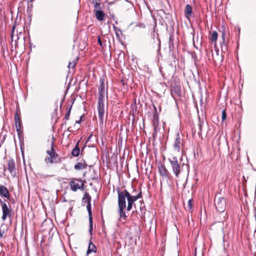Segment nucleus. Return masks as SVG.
Masks as SVG:
<instances>
[{"instance_id":"obj_19","label":"nucleus","mask_w":256,"mask_h":256,"mask_svg":"<svg viewBox=\"0 0 256 256\" xmlns=\"http://www.w3.org/2000/svg\"><path fill=\"white\" fill-rule=\"evenodd\" d=\"M80 148L78 147V142L76 144L75 147L72 150L71 154L73 156H78L80 154Z\"/></svg>"},{"instance_id":"obj_1","label":"nucleus","mask_w":256,"mask_h":256,"mask_svg":"<svg viewBox=\"0 0 256 256\" xmlns=\"http://www.w3.org/2000/svg\"><path fill=\"white\" fill-rule=\"evenodd\" d=\"M168 160L170 164L174 174L176 177L178 178L184 164V163L182 164V160L178 161L176 157L170 158H168Z\"/></svg>"},{"instance_id":"obj_3","label":"nucleus","mask_w":256,"mask_h":256,"mask_svg":"<svg viewBox=\"0 0 256 256\" xmlns=\"http://www.w3.org/2000/svg\"><path fill=\"white\" fill-rule=\"evenodd\" d=\"M214 205L218 212H224L226 206V198L223 197H216L214 200Z\"/></svg>"},{"instance_id":"obj_18","label":"nucleus","mask_w":256,"mask_h":256,"mask_svg":"<svg viewBox=\"0 0 256 256\" xmlns=\"http://www.w3.org/2000/svg\"><path fill=\"white\" fill-rule=\"evenodd\" d=\"M158 169L160 176L164 178L168 177V171L164 166H162L160 167Z\"/></svg>"},{"instance_id":"obj_12","label":"nucleus","mask_w":256,"mask_h":256,"mask_svg":"<svg viewBox=\"0 0 256 256\" xmlns=\"http://www.w3.org/2000/svg\"><path fill=\"white\" fill-rule=\"evenodd\" d=\"M0 195L9 200L10 198V193L7 188L3 185L0 184Z\"/></svg>"},{"instance_id":"obj_40","label":"nucleus","mask_w":256,"mask_h":256,"mask_svg":"<svg viewBox=\"0 0 256 256\" xmlns=\"http://www.w3.org/2000/svg\"><path fill=\"white\" fill-rule=\"evenodd\" d=\"M110 18L112 19V20H114V14H110Z\"/></svg>"},{"instance_id":"obj_6","label":"nucleus","mask_w":256,"mask_h":256,"mask_svg":"<svg viewBox=\"0 0 256 256\" xmlns=\"http://www.w3.org/2000/svg\"><path fill=\"white\" fill-rule=\"evenodd\" d=\"M97 108L98 110V118L100 120V124L103 126L105 114L104 104H98Z\"/></svg>"},{"instance_id":"obj_25","label":"nucleus","mask_w":256,"mask_h":256,"mask_svg":"<svg viewBox=\"0 0 256 256\" xmlns=\"http://www.w3.org/2000/svg\"><path fill=\"white\" fill-rule=\"evenodd\" d=\"M174 37L172 35H170L169 37L168 40V47L169 49L172 50L174 49Z\"/></svg>"},{"instance_id":"obj_30","label":"nucleus","mask_w":256,"mask_h":256,"mask_svg":"<svg viewBox=\"0 0 256 256\" xmlns=\"http://www.w3.org/2000/svg\"><path fill=\"white\" fill-rule=\"evenodd\" d=\"M192 207V199H190L188 201V204L187 206V210L190 211Z\"/></svg>"},{"instance_id":"obj_34","label":"nucleus","mask_w":256,"mask_h":256,"mask_svg":"<svg viewBox=\"0 0 256 256\" xmlns=\"http://www.w3.org/2000/svg\"><path fill=\"white\" fill-rule=\"evenodd\" d=\"M226 118V112L225 110H223L222 111V121H224Z\"/></svg>"},{"instance_id":"obj_41","label":"nucleus","mask_w":256,"mask_h":256,"mask_svg":"<svg viewBox=\"0 0 256 256\" xmlns=\"http://www.w3.org/2000/svg\"><path fill=\"white\" fill-rule=\"evenodd\" d=\"M2 203H4L2 201V200L0 198V204H2Z\"/></svg>"},{"instance_id":"obj_11","label":"nucleus","mask_w":256,"mask_h":256,"mask_svg":"<svg viewBox=\"0 0 256 256\" xmlns=\"http://www.w3.org/2000/svg\"><path fill=\"white\" fill-rule=\"evenodd\" d=\"M142 196V192L140 191L137 195L132 196L129 192H128V202H130V204H134V203L138 199L141 198Z\"/></svg>"},{"instance_id":"obj_2","label":"nucleus","mask_w":256,"mask_h":256,"mask_svg":"<svg viewBox=\"0 0 256 256\" xmlns=\"http://www.w3.org/2000/svg\"><path fill=\"white\" fill-rule=\"evenodd\" d=\"M116 190L118 195V208L126 207V200H128V192L126 190L122 191L118 188H116Z\"/></svg>"},{"instance_id":"obj_44","label":"nucleus","mask_w":256,"mask_h":256,"mask_svg":"<svg viewBox=\"0 0 256 256\" xmlns=\"http://www.w3.org/2000/svg\"><path fill=\"white\" fill-rule=\"evenodd\" d=\"M194 256H196V255H194Z\"/></svg>"},{"instance_id":"obj_23","label":"nucleus","mask_w":256,"mask_h":256,"mask_svg":"<svg viewBox=\"0 0 256 256\" xmlns=\"http://www.w3.org/2000/svg\"><path fill=\"white\" fill-rule=\"evenodd\" d=\"M86 164H83L82 162H78L74 166V168L76 170H80L86 168Z\"/></svg>"},{"instance_id":"obj_35","label":"nucleus","mask_w":256,"mask_h":256,"mask_svg":"<svg viewBox=\"0 0 256 256\" xmlns=\"http://www.w3.org/2000/svg\"><path fill=\"white\" fill-rule=\"evenodd\" d=\"M204 124V122H200V124H199V129H200V130L199 132H198V134L200 135L202 134V126H203V124Z\"/></svg>"},{"instance_id":"obj_27","label":"nucleus","mask_w":256,"mask_h":256,"mask_svg":"<svg viewBox=\"0 0 256 256\" xmlns=\"http://www.w3.org/2000/svg\"><path fill=\"white\" fill-rule=\"evenodd\" d=\"M154 127V132L152 134V136L154 138H156L158 132L160 130L159 124H156V125H152Z\"/></svg>"},{"instance_id":"obj_8","label":"nucleus","mask_w":256,"mask_h":256,"mask_svg":"<svg viewBox=\"0 0 256 256\" xmlns=\"http://www.w3.org/2000/svg\"><path fill=\"white\" fill-rule=\"evenodd\" d=\"M2 220H4L8 216H10L11 209L10 208H8L6 203H2Z\"/></svg>"},{"instance_id":"obj_32","label":"nucleus","mask_w":256,"mask_h":256,"mask_svg":"<svg viewBox=\"0 0 256 256\" xmlns=\"http://www.w3.org/2000/svg\"><path fill=\"white\" fill-rule=\"evenodd\" d=\"M70 110H71V108H70L67 110L66 114L65 116H64V119L66 120L69 119L70 115Z\"/></svg>"},{"instance_id":"obj_24","label":"nucleus","mask_w":256,"mask_h":256,"mask_svg":"<svg viewBox=\"0 0 256 256\" xmlns=\"http://www.w3.org/2000/svg\"><path fill=\"white\" fill-rule=\"evenodd\" d=\"M186 16L188 18V16H192V8L191 6L188 4L186 6Z\"/></svg>"},{"instance_id":"obj_29","label":"nucleus","mask_w":256,"mask_h":256,"mask_svg":"<svg viewBox=\"0 0 256 256\" xmlns=\"http://www.w3.org/2000/svg\"><path fill=\"white\" fill-rule=\"evenodd\" d=\"M45 161L46 162H48L50 164L56 162V160H54V158H52V156H50L46 158Z\"/></svg>"},{"instance_id":"obj_21","label":"nucleus","mask_w":256,"mask_h":256,"mask_svg":"<svg viewBox=\"0 0 256 256\" xmlns=\"http://www.w3.org/2000/svg\"><path fill=\"white\" fill-rule=\"evenodd\" d=\"M225 36H226V34L224 32H223L222 33V42H221L222 50V52H224V50H227V46L226 45Z\"/></svg>"},{"instance_id":"obj_13","label":"nucleus","mask_w":256,"mask_h":256,"mask_svg":"<svg viewBox=\"0 0 256 256\" xmlns=\"http://www.w3.org/2000/svg\"><path fill=\"white\" fill-rule=\"evenodd\" d=\"M126 207H119L118 208V214H119V220H126L128 216L126 215V212L124 211V209Z\"/></svg>"},{"instance_id":"obj_36","label":"nucleus","mask_w":256,"mask_h":256,"mask_svg":"<svg viewBox=\"0 0 256 256\" xmlns=\"http://www.w3.org/2000/svg\"><path fill=\"white\" fill-rule=\"evenodd\" d=\"M132 204H130V202H128V206L126 207L127 211H130L132 210Z\"/></svg>"},{"instance_id":"obj_20","label":"nucleus","mask_w":256,"mask_h":256,"mask_svg":"<svg viewBox=\"0 0 256 256\" xmlns=\"http://www.w3.org/2000/svg\"><path fill=\"white\" fill-rule=\"evenodd\" d=\"M96 248L94 244L91 242H90L87 250L86 254L88 255L92 252H96Z\"/></svg>"},{"instance_id":"obj_31","label":"nucleus","mask_w":256,"mask_h":256,"mask_svg":"<svg viewBox=\"0 0 256 256\" xmlns=\"http://www.w3.org/2000/svg\"><path fill=\"white\" fill-rule=\"evenodd\" d=\"M76 62H77L76 60H74V61L72 62H70L68 64V68H74L76 64Z\"/></svg>"},{"instance_id":"obj_42","label":"nucleus","mask_w":256,"mask_h":256,"mask_svg":"<svg viewBox=\"0 0 256 256\" xmlns=\"http://www.w3.org/2000/svg\"><path fill=\"white\" fill-rule=\"evenodd\" d=\"M14 26L12 27V32L14 31Z\"/></svg>"},{"instance_id":"obj_14","label":"nucleus","mask_w":256,"mask_h":256,"mask_svg":"<svg viewBox=\"0 0 256 256\" xmlns=\"http://www.w3.org/2000/svg\"><path fill=\"white\" fill-rule=\"evenodd\" d=\"M51 149L50 150H46V153L49 155L50 156H52V158L56 160V158L58 156V154L55 152L54 148V142H51Z\"/></svg>"},{"instance_id":"obj_43","label":"nucleus","mask_w":256,"mask_h":256,"mask_svg":"<svg viewBox=\"0 0 256 256\" xmlns=\"http://www.w3.org/2000/svg\"><path fill=\"white\" fill-rule=\"evenodd\" d=\"M116 22V24H118L117 21H116V22Z\"/></svg>"},{"instance_id":"obj_22","label":"nucleus","mask_w":256,"mask_h":256,"mask_svg":"<svg viewBox=\"0 0 256 256\" xmlns=\"http://www.w3.org/2000/svg\"><path fill=\"white\" fill-rule=\"evenodd\" d=\"M82 202L87 204L91 203V196L88 193L86 192L84 194L82 198Z\"/></svg>"},{"instance_id":"obj_15","label":"nucleus","mask_w":256,"mask_h":256,"mask_svg":"<svg viewBox=\"0 0 256 256\" xmlns=\"http://www.w3.org/2000/svg\"><path fill=\"white\" fill-rule=\"evenodd\" d=\"M94 12L96 17L98 20L102 21L104 20L105 14L101 10H94Z\"/></svg>"},{"instance_id":"obj_38","label":"nucleus","mask_w":256,"mask_h":256,"mask_svg":"<svg viewBox=\"0 0 256 256\" xmlns=\"http://www.w3.org/2000/svg\"><path fill=\"white\" fill-rule=\"evenodd\" d=\"M98 44L100 46H102V42L100 40V37H98Z\"/></svg>"},{"instance_id":"obj_17","label":"nucleus","mask_w":256,"mask_h":256,"mask_svg":"<svg viewBox=\"0 0 256 256\" xmlns=\"http://www.w3.org/2000/svg\"><path fill=\"white\" fill-rule=\"evenodd\" d=\"M154 113L152 116V125H156V124H159V120H158V115L156 112V108L155 106H154Z\"/></svg>"},{"instance_id":"obj_39","label":"nucleus","mask_w":256,"mask_h":256,"mask_svg":"<svg viewBox=\"0 0 256 256\" xmlns=\"http://www.w3.org/2000/svg\"><path fill=\"white\" fill-rule=\"evenodd\" d=\"M82 117L80 116V120H78V121H76V122L78 123V124H80L82 122Z\"/></svg>"},{"instance_id":"obj_26","label":"nucleus","mask_w":256,"mask_h":256,"mask_svg":"<svg viewBox=\"0 0 256 256\" xmlns=\"http://www.w3.org/2000/svg\"><path fill=\"white\" fill-rule=\"evenodd\" d=\"M92 3L94 6L95 10H101V7L100 6V0H92Z\"/></svg>"},{"instance_id":"obj_5","label":"nucleus","mask_w":256,"mask_h":256,"mask_svg":"<svg viewBox=\"0 0 256 256\" xmlns=\"http://www.w3.org/2000/svg\"><path fill=\"white\" fill-rule=\"evenodd\" d=\"M105 87L104 80L100 79V85L98 88V104H104V100L105 96Z\"/></svg>"},{"instance_id":"obj_16","label":"nucleus","mask_w":256,"mask_h":256,"mask_svg":"<svg viewBox=\"0 0 256 256\" xmlns=\"http://www.w3.org/2000/svg\"><path fill=\"white\" fill-rule=\"evenodd\" d=\"M14 120L16 130L19 132L20 130L22 122L18 112H16L14 115Z\"/></svg>"},{"instance_id":"obj_4","label":"nucleus","mask_w":256,"mask_h":256,"mask_svg":"<svg viewBox=\"0 0 256 256\" xmlns=\"http://www.w3.org/2000/svg\"><path fill=\"white\" fill-rule=\"evenodd\" d=\"M69 186L71 190L76 192L78 190H82L84 189V182L81 180H71L69 182Z\"/></svg>"},{"instance_id":"obj_28","label":"nucleus","mask_w":256,"mask_h":256,"mask_svg":"<svg viewBox=\"0 0 256 256\" xmlns=\"http://www.w3.org/2000/svg\"><path fill=\"white\" fill-rule=\"evenodd\" d=\"M218 36V32L216 31L213 32L212 34L211 38H210L212 42H216V40H217Z\"/></svg>"},{"instance_id":"obj_9","label":"nucleus","mask_w":256,"mask_h":256,"mask_svg":"<svg viewBox=\"0 0 256 256\" xmlns=\"http://www.w3.org/2000/svg\"><path fill=\"white\" fill-rule=\"evenodd\" d=\"M8 168L9 172H10L12 175L13 176H16V166H15V162L14 160L12 158H10L8 162Z\"/></svg>"},{"instance_id":"obj_10","label":"nucleus","mask_w":256,"mask_h":256,"mask_svg":"<svg viewBox=\"0 0 256 256\" xmlns=\"http://www.w3.org/2000/svg\"><path fill=\"white\" fill-rule=\"evenodd\" d=\"M86 208L88 214V219L90 224L89 232L90 234H92V211L91 208V203L88 204L86 206Z\"/></svg>"},{"instance_id":"obj_7","label":"nucleus","mask_w":256,"mask_h":256,"mask_svg":"<svg viewBox=\"0 0 256 256\" xmlns=\"http://www.w3.org/2000/svg\"><path fill=\"white\" fill-rule=\"evenodd\" d=\"M182 142L183 140L180 138L179 134H177L173 144L174 150L177 152H179L180 148L182 146Z\"/></svg>"},{"instance_id":"obj_37","label":"nucleus","mask_w":256,"mask_h":256,"mask_svg":"<svg viewBox=\"0 0 256 256\" xmlns=\"http://www.w3.org/2000/svg\"><path fill=\"white\" fill-rule=\"evenodd\" d=\"M48 176V175H46V174H41L40 175V177L41 178H47V177H48V176Z\"/></svg>"},{"instance_id":"obj_33","label":"nucleus","mask_w":256,"mask_h":256,"mask_svg":"<svg viewBox=\"0 0 256 256\" xmlns=\"http://www.w3.org/2000/svg\"><path fill=\"white\" fill-rule=\"evenodd\" d=\"M113 28L116 32V35L118 36V32H122L121 30L119 28L116 26L114 24L113 25Z\"/></svg>"}]
</instances>
